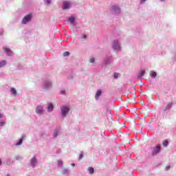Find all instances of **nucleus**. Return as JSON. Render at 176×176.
<instances>
[{"mask_svg": "<svg viewBox=\"0 0 176 176\" xmlns=\"http://www.w3.org/2000/svg\"><path fill=\"white\" fill-rule=\"evenodd\" d=\"M150 76L153 79H155V77L157 76V73H156V72H154V71H151L150 72Z\"/></svg>", "mask_w": 176, "mask_h": 176, "instance_id": "19", "label": "nucleus"}, {"mask_svg": "<svg viewBox=\"0 0 176 176\" xmlns=\"http://www.w3.org/2000/svg\"><path fill=\"white\" fill-rule=\"evenodd\" d=\"M160 151H162V145L160 144H158L154 147H153L151 155L153 156H155V155L160 153Z\"/></svg>", "mask_w": 176, "mask_h": 176, "instance_id": "5", "label": "nucleus"}, {"mask_svg": "<svg viewBox=\"0 0 176 176\" xmlns=\"http://www.w3.org/2000/svg\"><path fill=\"white\" fill-rule=\"evenodd\" d=\"M3 49L4 53H6L7 56H9L10 57L13 56V52H12V50H10V49H9L8 47H3Z\"/></svg>", "mask_w": 176, "mask_h": 176, "instance_id": "12", "label": "nucleus"}, {"mask_svg": "<svg viewBox=\"0 0 176 176\" xmlns=\"http://www.w3.org/2000/svg\"><path fill=\"white\" fill-rule=\"evenodd\" d=\"M0 166H2V160L0 159Z\"/></svg>", "mask_w": 176, "mask_h": 176, "instance_id": "38", "label": "nucleus"}, {"mask_svg": "<svg viewBox=\"0 0 176 176\" xmlns=\"http://www.w3.org/2000/svg\"><path fill=\"white\" fill-rule=\"evenodd\" d=\"M170 165H168L166 168H165V170L166 171H168V170H170Z\"/></svg>", "mask_w": 176, "mask_h": 176, "instance_id": "33", "label": "nucleus"}, {"mask_svg": "<svg viewBox=\"0 0 176 176\" xmlns=\"http://www.w3.org/2000/svg\"><path fill=\"white\" fill-rule=\"evenodd\" d=\"M0 75H1V76L3 75V73H1Z\"/></svg>", "mask_w": 176, "mask_h": 176, "instance_id": "44", "label": "nucleus"}, {"mask_svg": "<svg viewBox=\"0 0 176 176\" xmlns=\"http://www.w3.org/2000/svg\"><path fill=\"white\" fill-rule=\"evenodd\" d=\"M161 2H164L166 0H160Z\"/></svg>", "mask_w": 176, "mask_h": 176, "instance_id": "40", "label": "nucleus"}, {"mask_svg": "<svg viewBox=\"0 0 176 176\" xmlns=\"http://www.w3.org/2000/svg\"><path fill=\"white\" fill-rule=\"evenodd\" d=\"M145 73H146L145 70H141L137 76V79H138L139 80L142 79V76L145 75Z\"/></svg>", "mask_w": 176, "mask_h": 176, "instance_id": "16", "label": "nucleus"}, {"mask_svg": "<svg viewBox=\"0 0 176 176\" xmlns=\"http://www.w3.org/2000/svg\"><path fill=\"white\" fill-rule=\"evenodd\" d=\"M43 2L46 6H49L52 3V0H43Z\"/></svg>", "mask_w": 176, "mask_h": 176, "instance_id": "21", "label": "nucleus"}, {"mask_svg": "<svg viewBox=\"0 0 176 176\" xmlns=\"http://www.w3.org/2000/svg\"><path fill=\"white\" fill-rule=\"evenodd\" d=\"M44 112H45V109L43 106L38 105L36 107V113H37L38 115H43Z\"/></svg>", "mask_w": 176, "mask_h": 176, "instance_id": "10", "label": "nucleus"}, {"mask_svg": "<svg viewBox=\"0 0 176 176\" xmlns=\"http://www.w3.org/2000/svg\"><path fill=\"white\" fill-rule=\"evenodd\" d=\"M146 0H140V5H142V3H144Z\"/></svg>", "mask_w": 176, "mask_h": 176, "instance_id": "34", "label": "nucleus"}, {"mask_svg": "<svg viewBox=\"0 0 176 176\" xmlns=\"http://www.w3.org/2000/svg\"><path fill=\"white\" fill-rule=\"evenodd\" d=\"M25 140V135H22L21 138L19 140L18 142L15 144V146H19L23 144V141Z\"/></svg>", "mask_w": 176, "mask_h": 176, "instance_id": "13", "label": "nucleus"}, {"mask_svg": "<svg viewBox=\"0 0 176 176\" xmlns=\"http://www.w3.org/2000/svg\"><path fill=\"white\" fill-rule=\"evenodd\" d=\"M15 159L16 160H23V157H21V155L15 156Z\"/></svg>", "mask_w": 176, "mask_h": 176, "instance_id": "27", "label": "nucleus"}, {"mask_svg": "<svg viewBox=\"0 0 176 176\" xmlns=\"http://www.w3.org/2000/svg\"><path fill=\"white\" fill-rule=\"evenodd\" d=\"M162 144H163V146H165V147L168 146V141L167 140H164Z\"/></svg>", "mask_w": 176, "mask_h": 176, "instance_id": "26", "label": "nucleus"}, {"mask_svg": "<svg viewBox=\"0 0 176 176\" xmlns=\"http://www.w3.org/2000/svg\"><path fill=\"white\" fill-rule=\"evenodd\" d=\"M60 133L61 132H60V127L55 128L54 133L52 134L53 138H57V137H58V135H60Z\"/></svg>", "mask_w": 176, "mask_h": 176, "instance_id": "11", "label": "nucleus"}, {"mask_svg": "<svg viewBox=\"0 0 176 176\" xmlns=\"http://www.w3.org/2000/svg\"><path fill=\"white\" fill-rule=\"evenodd\" d=\"M43 87L45 90H49V89H52V81L50 80H45L43 82Z\"/></svg>", "mask_w": 176, "mask_h": 176, "instance_id": "8", "label": "nucleus"}, {"mask_svg": "<svg viewBox=\"0 0 176 176\" xmlns=\"http://www.w3.org/2000/svg\"><path fill=\"white\" fill-rule=\"evenodd\" d=\"M58 166H63V161L61 160L58 161Z\"/></svg>", "mask_w": 176, "mask_h": 176, "instance_id": "32", "label": "nucleus"}, {"mask_svg": "<svg viewBox=\"0 0 176 176\" xmlns=\"http://www.w3.org/2000/svg\"><path fill=\"white\" fill-rule=\"evenodd\" d=\"M111 12L112 14L118 16V14H120V12H122V10L120 9V7H119V6L113 5L111 6Z\"/></svg>", "mask_w": 176, "mask_h": 176, "instance_id": "4", "label": "nucleus"}, {"mask_svg": "<svg viewBox=\"0 0 176 176\" xmlns=\"http://www.w3.org/2000/svg\"><path fill=\"white\" fill-rule=\"evenodd\" d=\"M171 108H173V103L169 102L164 111V112H170Z\"/></svg>", "mask_w": 176, "mask_h": 176, "instance_id": "15", "label": "nucleus"}, {"mask_svg": "<svg viewBox=\"0 0 176 176\" xmlns=\"http://www.w3.org/2000/svg\"><path fill=\"white\" fill-rule=\"evenodd\" d=\"M72 166L73 167H75V164L72 163Z\"/></svg>", "mask_w": 176, "mask_h": 176, "instance_id": "39", "label": "nucleus"}, {"mask_svg": "<svg viewBox=\"0 0 176 176\" xmlns=\"http://www.w3.org/2000/svg\"><path fill=\"white\" fill-rule=\"evenodd\" d=\"M111 47L114 52H120L122 50V47L120 46V43L119 41L114 40L112 43Z\"/></svg>", "mask_w": 176, "mask_h": 176, "instance_id": "3", "label": "nucleus"}, {"mask_svg": "<svg viewBox=\"0 0 176 176\" xmlns=\"http://www.w3.org/2000/svg\"><path fill=\"white\" fill-rule=\"evenodd\" d=\"M113 76H114V79H118V78H119V74L115 73Z\"/></svg>", "mask_w": 176, "mask_h": 176, "instance_id": "30", "label": "nucleus"}, {"mask_svg": "<svg viewBox=\"0 0 176 176\" xmlns=\"http://www.w3.org/2000/svg\"><path fill=\"white\" fill-rule=\"evenodd\" d=\"M72 2L71 1H64L63 3V10H67L69 9L70 8H72Z\"/></svg>", "mask_w": 176, "mask_h": 176, "instance_id": "9", "label": "nucleus"}, {"mask_svg": "<svg viewBox=\"0 0 176 176\" xmlns=\"http://www.w3.org/2000/svg\"><path fill=\"white\" fill-rule=\"evenodd\" d=\"M47 109V112H53V109H54V105L53 104V103H48Z\"/></svg>", "mask_w": 176, "mask_h": 176, "instance_id": "14", "label": "nucleus"}, {"mask_svg": "<svg viewBox=\"0 0 176 176\" xmlns=\"http://www.w3.org/2000/svg\"><path fill=\"white\" fill-rule=\"evenodd\" d=\"M63 56L64 57H68V56H69V52H65Z\"/></svg>", "mask_w": 176, "mask_h": 176, "instance_id": "28", "label": "nucleus"}, {"mask_svg": "<svg viewBox=\"0 0 176 176\" xmlns=\"http://www.w3.org/2000/svg\"><path fill=\"white\" fill-rule=\"evenodd\" d=\"M69 21H70L71 24H74V23H75V17H73V16L69 17Z\"/></svg>", "mask_w": 176, "mask_h": 176, "instance_id": "25", "label": "nucleus"}, {"mask_svg": "<svg viewBox=\"0 0 176 176\" xmlns=\"http://www.w3.org/2000/svg\"><path fill=\"white\" fill-rule=\"evenodd\" d=\"M87 171L89 173V174H91V175H93V174H94V168H93L91 166L88 167Z\"/></svg>", "mask_w": 176, "mask_h": 176, "instance_id": "20", "label": "nucleus"}, {"mask_svg": "<svg viewBox=\"0 0 176 176\" xmlns=\"http://www.w3.org/2000/svg\"><path fill=\"white\" fill-rule=\"evenodd\" d=\"M101 94H102V91H101V89H98L95 95L96 100H98V98H100Z\"/></svg>", "mask_w": 176, "mask_h": 176, "instance_id": "17", "label": "nucleus"}, {"mask_svg": "<svg viewBox=\"0 0 176 176\" xmlns=\"http://www.w3.org/2000/svg\"><path fill=\"white\" fill-rule=\"evenodd\" d=\"M2 118H3V113H0V119H2Z\"/></svg>", "mask_w": 176, "mask_h": 176, "instance_id": "37", "label": "nucleus"}, {"mask_svg": "<svg viewBox=\"0 0 176 176\" xmlns=\"http://www.w3.org/2000/svg\"><path fill=\"white\" fill-rule=\"evenodd\" d=\"M112 64H113V56L106 55L103 59V65L107 67L112 65Z\"/></svg>", "mask_w": 176, "mask_h": 176, "instance_id": "2", "label": "nucleus"}, {"mask_svg": "<svg viewBox=\"0 0 176 176\" xmlns=\"http://www.w3.org/2000/svg\"><path fill=\"white\" fill-rule=\"evenodd\" d=\"M32 20V14H29L23 18L21 23L22 24H28V23H31Z\"/></svg>", "mask_w": 176, "mask_h": 176, "instance_id": "7", "label": "nucleus"}, {"mask_svg": "<svg viewBox=\"0 0 176 176\" xmlns=\"http://www.w3.org/2000/svg\"><path fill=\"white\" fill-rule=\"evenodd\" d=\"M62 174L68 175V174H69V170L64 168L62 171Z\"/></svg>", "mask_w": 176, "mask_h": 176, "instance_id": "22", "label": "nucleus"}, {"mask_svg": "<svg viewBox=\"0 0 176 176\" xmlns=\"http://www.w3.org/2000/svg\"><path fill=\"white\" fill-rule=\"evenodd\" d=\"M8 62L5 60H0V68H3V67H6Z\"/></svg>", "mask_w": 176, "mask_h": 176, "instance_id": "18", "label": "nucleus"}, {"mask_svg": "<svg viewBox=\"0 0 176 176\" xmlns=\"http://www.w3.org/2000/svg\"><path fill=\"white\" fill-rule=\"evenodd\" d=\"M81 159H83V153H81L79 155L78 160H81Z\"/></svg>", "mask_w": 176, "mask_h": 176, "instance_id": "31", "label": "nucleus"}, {"mask_svg": "<svg viewBox=\"0 0 176 176\" xmlns=\"http://www.w3.org/2000/svg\"><path fill=\"white\" fill-rule=\"evenodd\" d=\"M60 94H65V90H61L60 91Z\"/></svg>", "mask_w": 176, "mask_h": 176, "instance_id": "35", "label": "nucleus"}, {"mask_svg": "<svg viewBox=\"0 0 176 176\" xmlns=\"http://www.w3.org/2000/svg\"><path fill=\"white\" fill-rule=\"evenodd\" d=\"M69 107L67 106V105H63L60 107V118H62V119H65V118H67V116L68 115V113H69Z\"/></svg>", "mask_w": 176, "mask_h": 176, "instance_id": "1", "label": "nucleus"}, {"mask_svg": "<svg viewBox=\"0 0 176 176\" xmlns=\"http://www.w3.org/2000/svg\"><path fill=\"white\" fill-rule=\"evenodd\" d=\"M96 62V59L94 58H91L89 59V63H91V64L94 63Z\"/></svg>", "mask_w": 176, "mask_h": 176, "instance_id": "29", "label": "nucleus"}, {"mask_svg": "<svg viewBox=\"0 0 176 176\" xmlns=\"http://www.w3.org/2000/svg\"><path fill=\"white\" fill-rule=\"evenodd\" d=\"M6 176H10V174L8 173V174L6 175Z\"/></svg>", "mask_w": 176, "mask_h": 176, "instance_id": "42", "label": "nucleus"}, {"mask_svg": "<svg viewBox=\"0 0 176 176\" xmlns=\"http://www.w3.org/2000/svg\"><path fill=\"white\" fill-rule=\"evenodd\" d=\"M2 34H3V32L2 31L0 32V35H2Z\"/></svg>", "mask_w": 176, "mask_h": 176, "instance_id": "41", "label": "nucleus"}, {"mask_svg": "<svg viewBox=\"0 0 176 176\" xmlns=\"http://www.w3.org/2000/svg\"><path fill=\"white\" fill-rule=\"evenodd\" d=\"M6 122L5 120L0 119V127H3V126H5V124Z\"/></svg>", "mask_w": 176, "mask_h": 176, "instance_id": "24", "label": "nucleus"}, {"mask_svg": "<svg viewBox=\"0 0 176 176\" xmlns=\"http://www.w3.org/2000/svg\"><path fill=\"white\" fill-rule=\"evenodd\" d=\"M87 38V36H86V34H84L82 36V39H86Z\"/></svg>", "mask_w": 176, "mask_h": 176, "instance_id": "36", "label": "nucleus"}, {"mask_svg": "<svg viewBox=\"0 0 176 176\" xmlns=\"http://www.w3.org/2000/svg\"><path fill=\"white\" fill-rule=\"evenodd\" d=\"M11 93H12V94L14 96H17V91L16 90V89L14 88H11V90H10Z\"/></svg>", "mask_w": 176, "mask_h": 176, "instance_id": "23", "label": "nucleus"}, {"mask_svg": "<svg viewBox=\"0 0 176 176\" xmlns=\"http://www.w3.org/2000/svg\"><path fill=\"white\" fill-rule=\"evenodd\" d=\"M30 166L32 168H35L36 167V164H38V159L36 158V155H34L30 160Z\"/></svg>", "mask_w": 176, "mask_h": 176, "instance_id": "6", "label": "nucleus"}, {"mask_svg": "<svg viewBox=\"0 0 176 176\" xmlns=\"http://www.w3.org/2000/svg\"><path fill=\"white\" fill-rule=\"evenodd\" d=\"M56 153H60V151H58Z\"/></svg>", "mask_w": 176, "mask_h": 176, "instance_id": "43", "label": "nucleus"}]
</instances>
